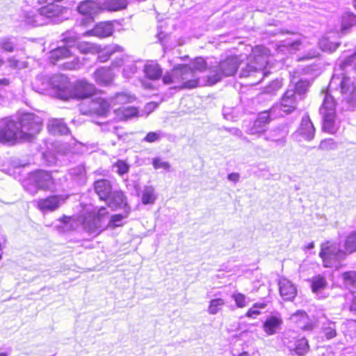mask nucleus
I'll return each mask as SVG.
<instances>
[{"instance_id": "obj_1", "label": "nucleus", "mask_w": 356, "mask_h": 356, "mask_svg": "<svg viewBox=\"0 0 356 356\" xmlns=\"http://www.w3.org/2000/svg\"><path fill=\"white\" fill-rule=\"evenodd\" d=\"M341 75L334 74L330 82L329 90L340 86L342 95V108L356 110V52L340 61Z\"/></svg>"}, {"instance_id": "obj_2", "label": "nucleus", "mask_w": 356, "mask_h": 356, "mask_svg": "<svg viewBox=\"0 0 356 356\" xmlns=\"http://www.w3.org/2000/svg\"><path fill=\"white\" fill-rule=\"evenodd\" d=\"M46 85L51 86L56 90L58 97L65 100L70 98L86 99L95 90V86L85 80L78 81L72 85L67 78L61 74L54 75L47 80Z\"/></svg>"}, {"instance_id": "obj_3", "label": "nucleus", "mask_w": 356, "mask_h": 356, "mask_svg": "<svg viewBox=\"0 0 356 356\" xmlns=\"http://www.w3.org/2000/svg\"><path fill=\"white\" fill-rule=\"evenodd\" d=\"M343 246L344 250H342L340 244L329 241L321 245L319 256L325 267L337 268L348 254L356 251V232L346 237Z\"/></svg>"}, {"instance_id": "obj_4", "label": "nucleus", "mask_w": 356, "mask_h": 356, "mask_svg": "<svg viewBox=\"0 0 356 356\" xmlns=\"http://www.w3.org/2000/svg\"><path fill=\"white\" fill-rule=\"evenodd\" d=\"M268 50L264 46H257L248 58V62L241 67V77H248L253 74H259L264 76L263 69L268 63Z\"/></svg>"}, {"instance_id": "obj_5", "label": "nucleus", "mask_w": 356, "mask_h": 356, "mask_svg": "<svg viewBox=\"0 0 356 356\" xmlns=\"http://www.w3.org/2000/svg\"><path fill=\"white\" fill-rule=\"evenodd\" d=\"M323 95V104L319 108L320 114L323 118V130L333 134L339 128L336 118V102L327 91Z\"/></svg>"}, {"instance_id": "obj_6", "label": "nucleus", "mask_w": 356, "mask_h": 356, "mask_svg": "<svg viewBox=\"0 0 356 356\" xmlns=\"http://www.w3.org/2000/svg\"><path fill=\"white\" fill-rule=\"evenodd\" d=\"M19 123L23 136L22 140L29 142L40 131L42 121L39 116L35 114L26 113L22 115Z\"/></svg>"}, {"instance_id": "obj_7", "label": "nucleus", "mask_w": 356, "mask_h": 356, "mask_svg": "<svg viewBox=\"0 0 356 356\" xmlns=\"http://www.w3.org/2000/svg\"><path fill=\"white\" fill-rule=\"evenodd\" d=\"M240 60L237 56H229L215 67L214 74L208 78L210 84H215L225 76L235 74L239 67ZM242 65V63H241Z\"/></svg>"}, {"instance_id": "obj_8", "label": "nucleus", "mask_w": 356, "mask_h": 356, "mask_svg": "<svg viewBox=\"0 0 356 356\" xmlns=\"http://www.w3.org/2000/svg\"><path fill=\"white\" fill-rule=\"evenodd\" d=\"M22 134L19 122L11 119H5L2 121L0 127V143L15 144L22 140Z\"/></svg>"}, {"instance_id": "obj_9", "label": "nucleus", "mask_w": 356, "mask_h": 356, "mask_svg": "<svg viewBox=\"0 0 356 356\" xmlns=\"http://www.w3.org/2000/svg\"><path fill=\"white\" fill-rule=\"evenodd\" d=\"M108 214L106 209L104 207L90 213L83 222L85 230L90 234H99L106 228L104 220Z\"/></svg>"}, {"instance_id": "obj_10", "label": "nucleus", "mask_w": 356, "mask_h": 356, "mask_svg": "<svg viewBox=\"0 0 356 356\" xmlns=\"http://www.w3.org/2000/svg\"><path fill=\"white\" fill-rule=\"evenodd\" d=\"M52 185L53 179L51 174L43 170L31 173L24 182V187L30 193H35L39 188L49 189Z\"/></svg>"}, {"instance_id": "obj_11", "label": "nucleus", "mask_w": 356, "mask_h": 356, "mask_svg": "<svg viewBox=\"0 0 356 356\" xmlns=\"http://www.w3.org/2000/svg\"><path fill=\"white\" fill-rule=\"evenodd\" d=\"M300 100L297 95H296V92L293 89H288L284 94L280 104L273 106L270 108V112L272 115H275V118L280 115L277 113L278 110L285 114L290 113L296 108L297 102Z\"/></svg>"}, {"instance_id": "obj_12", "label": "nucleus", "mask_w": 356, "mask_h": 356, "mask_svg": "<svg viewBox=\"0 0 356 356\" xmlns=\"http://www.w3.org/2000/svg\"><path fill=\"white\" fill-rule=\"evenodd\" d=\"M62 40L72 48L75 47L82 54L95 53L99 47L88 42H78L76 37L72 33H66L62 35Z\"/></svg>"}, {"instance_id": "obj_13", "label": "nucleus", "mask_w": 356, "mask_h": 356, "mask_svg": "<svg viewBox=\"0 0 356 356\" xmlns=\"http://www.w3.org/2000/svg\"><path fill=\"white\" fill-rule=\"evenodd\" d=\"M271 116L275 117V115H272L270 110L259 113L253 125L249 129L248 134L250 135H257L258 136L264 134L266 130L267 125L271 120Z\"/></svg>"}, {"instance_id": "obj_14", "label": "nucleus", "mask_w": 356, "mask_h": 356, "mask_svg": "<svg viewBox=\"0 0 356 356\" xmlns=\"http://www.w3.org/2000/svg\"><path fill=\"white\" fill-rule=\"evenodd\" d=\"M65 200L63 195H51L37 200V207L42 212L54 211L59 208Z\"/></svg>"}, {"instance_id": "obj_15", "label": "nucleus", "mask_w": 356, "mask_h": 356, "mask_svg": "<svg viewBox=\"0 0 356 356\" xmlns=\"http://www.w3.org/2000/svg\"><path fill=\"white\" fill-rule=\"evenodd\" d=\"M289 320L291 323L304 331H310L314 328V325L307 314L303 310H298L291 315Z\"/></svg>"}, {"instance_id": "obj_16", "label": "nucleus", "mask_w": 356, "mask_h": 356, "mask_svg": "<svg viewBox=\"0 0 356 356\" xmlns=\"http://www.w3.org/2000/svg\"><path fill=\"white\" fill-rule=\"evenodd\" d=\"M88 113L106 115L109 111L110 104L104 98L94 97L88 100Z\"/></svg>"}, {"instance_id": "obj_17", "label": "nucleus", "mask_w": 356, "mask_h": 356, "mask_svg": "<svg viewBox=\"0 0 356 356\" xmlns=\"http://www.w3.org/2000/svg\"><path fill=\"white\" fill-rule=\"evenodd\" d=\"M114 31L112 22H104L97 24L92 29L86 32V35H94L100 38L111 36Z\"/></svg>"}, {"instance_id": "obj_18", "label": "nucleus", "mask_w": 356, "mask_h": 356, "mask_svg": "<svg viewBox=\"0 0 356 356\" xmlns=\"http://www.w3.org/2000/svg\"><path fill=\"white\" fill-rule=\"evenodd\" d=\"M108 206L112 209H124V211L130 210L127 202V198L121 191H113L111 196L106 200Z\"/></svg>"}, {"instance_id": "obj_19", "label": "nucleus", "mask_w": 356, "mask_h": 356, "mask_svg": "<svg viewBox=\"0 0 356 356\" xmlns=\"http://www.w3.org/2000/svg\"><path fill=\"white\" fill-rule=\"evenodd\" d=\"M296 132L308 141L314 138L315 128L308 114L304 115L302 118L300 125Z\"/></svg>"}, {"instance_id": "obj_20", "label": "nucleus", "mask_w": 356, "mask_h": 356, "mask_svg": "<svg viewBox=\"0 0 356 356\" xmlns=\"http://www.w3.org/2000/svg\"><path fill=\"white\" fill-rule=\"evenodd\" d=\"M94 189L96 194L102 200L106 201L112 194V185L108 179H101L94 183Z\"/></svg>"}, {"instance_id": "obj_21", "label": "nucleus", "mask_w": 356, "mask_h": 356, "mask_svg": "<svg viewBox=\"0 0 356 356\" xmlns=\"http://www.w3.org/2000/svg\"><path fill=\"white\" fill-rule=\"evenodd\" d=\"M182 88H193L197 86L198 80L195 75V72L188 65L181 67Z\"/></svg>"}, {"instance_id": "obj_22", "label": "nucleus", "mask_w": 356, "mask_h": 356, "mask_svg": "<svg viewBox=\"0 0 356 356\" xmlns=\"http://www.w3.org/2000/svg\"><path fill=\"white\" fill-rule=\"evenodd\" d=\"M77 10L79 13L88 17L86 19L87 22H91L92 16L98 13L99 6L93 1L86 0L78 6Z\"/></svg>"}, {"instance_id": "obj_23", "label": "nucleus", "mask_w": 356, "mask_h": 356, "mask_svg": "<svg viewBox=\"0 0 356 356\" xmlns=\"http://www.w3.org/2000/svg\"><path fill=\"white\" fill-rule=\"evenodd\" d=\"M93 78L97 83L106 86L112 83L114 79V74L110 67H101L94 72Z\"/></svg>"}, {"instance_id": "obj_24", "label": "nucleus", "mask_w": 356, "mask_h": 356, "mask_svg": "<svg viewBox=\"0 0 356 356\" xmlns=\"http://www.w3.org/2000/svg\"><path fill=\"white\" fill-rule=\"evenodd\" d=\"M61 41L63 45L59 46L50 52L49 59L53 64H56V63L70 58L72 56V47L67 46L62 40Z\"/></svg>"}, {"instance_id": "obj_25", "label": "nucleus", "mask_w": 356, "mask_h": 356, "mask_svg": "<svg viewBox=\"0 0 356 356\" xmlns=\"http://www.w3.org/2000/svg\"><path fill=\"white\" fill-rule=\"evenodd\" d=\"M280 293L285 300H292L296 296V286L288 280L282 278L280 280Z\"/></svg>"}, {"instance_id": "obj_26", "label": "nucleus", "mask_w": 356, "mask_h": 356, "mask_svg": "<svg viewBox=\"0 0 356 356\" xmlns=\"http://www.w3.org/2000/svg\"><path fill=\"white\" fill-rule=\"evenodd\" d=\"M49 132L53 135H65L69 132V128L62 119H51L47 124Z\"/></svg>"}, {"instance_id": "obj_27", "label": "nucleus", "mask_w": 356, "mask_h": 356, "mask_svg": "<svg viewBox=\"0 0 356 356\" xmlns=\"http://www.w3.org/2000/svg\"><path fill=\"white\" fill-rule=\"evenodd\" d=\"M282 320L280 316H271L264 323V330L268 335H273L280 329Z\"/></svg>"}, {"instance_id": "obj_28", "label": "nucleus", "mask_w": 356, "mask_h": 356, "mask_svg": "<svg viewBox=\"0 0 356 356\" xmlns=\"http://www.w3.org/2000/svg\"><path fill=\"white\" fill-rule=\"evenodd\" d=\"M287 135V131L283 127H277L272 129L265 136V140L275 142L280 145H284L285 138Z\"/></svg>"}, {"instance_id": "obj_29", "label": "nucleus", "mask_w": 356, "mask_h": 356, "mask_svg": "<svg viewBox=\"0 0 356 356\" xmlns=\"http://www.w3.org/2000/svg\"><path fill=\"white\" fill-rule=\"evenodd\" d=\"M145 76L151 80H157L161 77L163 71L159 65L156 63H147L144 66Z\"/></svg>"}, {"instance_id": "obj_30", "label": "nucleus", "mask_w": 356, "mask_h": 356, "mask_svg": "<svg viewBox=\"0 0 356 356\" xmlns=\"http://www.w3.org/2000/svg\"><path fill=\"white\" fill-rule=\"evenodd\" d=\"M70 175L79 184H83L86 181V172L83 165H78L70 169Z\"/></svg>"}, {"instance_id": "obj_31", "label": "nucleus", "mask_w": 356, "mask_h": 356, "mask_svg": "<svg viewBox=\"0 0 356 356\" xmlns=\"http://www.w3.org/2000/svg\"><path fill=\"white\" fill-rule=\"evenodd\" d=\"M122 47L118 44L107 46L99 53L98 56V59L100 62H105L114 53L118 51H122Z\"/></svg>"}, {"instance_id": "obj_32", "label": "nucleus", "mask_w": 356, "mask_h": 356, "mask_svg": "<svg viewBox=\"0 0 356 356\" xmlns=\"http://www.w3.org/2000/svg\"><path fill=\"white\" fill-rule=\"evenodd\" d=\"M127 3V0H106L104 6L107 10L118 11L124 9Z\"/></svg>"}, {"instance_id": "obj_33", "label": "nucleus", "mask_w": 356, "mask_h": 356, "mask_svg": "<svg viewBox=\"0 0 356 356\" xmlns=\"http://www.w3.org/2000/svg\"><path fill=\"white\" fill-rule=\"evenodd\" d=\"M141 200L144 204H154L156 200L154 188L152 186H145L143 191Z\"/></svg>"}, {"instance_id": "obj_34", "label": "nucleus", "mask_w": 356, "mask_h": 356, "mask_svg": "<svg viewBox=\"0 0 356 356\" xmlns=\"http://www.w3.org/2000/svg\"><path fill=\"white\" fill-rule=\"evenodd\" d=\"M225 305V301L222 298L211 299L209 302L207 312L209 314L215 315L222 309Z\"/></svg>"}, {"instance_id": "obj_35", "label": "nucleus", "mask_w": 356, "mask_h": 356, "mask_svg": "<svg viewBox=\"0 0 356 356\" xmlns=\"http://www.w3.org/2000/svg\"><path fill=\"white\" fill-rule=\"evenodd\" d=\"M308 341L305 338L298 339L296 341L295 347L291 349L296 355L302 356L309 350Z\"/></svg>"}, {"instance_id": "obj_36", "label": "nucleus", "mask_w": 356, "mask_h": 356, "mask_svg": "<svg viewBox=\"0 0 356 356\" xmlns=\"http://www.w3.org/2000/svg\"><path fill=\"white\" fill-rule=\"evenodd\" d=\"M327 284V283L324 277L319 275L315 276L312 280V291L314 293H318L326 288Z\"/></svg>"}, {"instance_id": "obj_37", "label": "nucleus", "mask_w": 356, "mask_h": 356, "mask_svg": "<svg viewBox=\"0 0 356 356\" xmlns=\"http://www.w3.org/2000/svg\"><path fill=\"white\" fill-rule=\"evenodd\" d=\"M15 43L13 38L8 37L0 38V49L3 51L13 52L15 50Z\"/></svg>"}, {"instance_id": "obj_38", "label": "nucleus", "mask_w": 356, "mask_h": 356, "mask_svg": "<svg viewBox=\"0 0 356 356\" xmlns=\"http://www.w3.org/2000/svg\"><path fill=\"white\" fill-rule=\"evenodd\" d=\"M323 331L327 339L334 338L337 335L335 323L327 321L326 323H323Z\"/></svg>"}, {"instance_id": "obj_39", "label": "nucleus", "mask_w": 356, "mask_h": 356, "mask_svg": "<svg viewBox=\"0 0 356 356\" xmlns=\"http://www.w3.org/2000/svg\"><path fill=\"white\" fill-rule=\"evenodd\" d=\"M309 82L306 80H301L298 81L296 85L292 88L296 92V95L299 98V99H302L303 95H305L309 88Z\"/></svg>"}, {"instance_id": "obj_40", "label": "nucleus", "mask_w": 356, "mask_h": 356, "mask_svg": "<svg viewBox=\"0 0 356 356\" xmlns=\"http://www.w3.org/2000/svg\"><path fill=\"white\" fill-rule=\"evenodd\" d=\"M129 211H125V214H115L111 217V219L108 223V225L106 226V227H108L111 228H115L117 227H120L122 225V220L127 217Z\"/></svg>"}, {"instance_id": "obj_41", "label": "nucleus", "mask_w": 356, "mask_h": 356, "mask_svg": "<svg viewBox=\"0 0 356 356\" xmlns=\"http://www.w3.org/2000/svg\"><path fill=\"white\" fill-rule=\"evenodd\" d=\"M318 148L322 151L335 150L338 148V143L332 138H327L321 140Z\"/></svg>"}, {"instance_id": "obj_42", "label": "nucleus", "mask_w": 356, "mask_h": 356, "mask_svg": "<svg viewBox=\"0 0 356 356\" xmlns=\"http://www.w3.org/2000/svg\"><path fill=\"white\" fill-rule=\"evenodd\" d=\"M318 46L323 51L332 52L338 48L339 44L333 43L327 38H322L318 42Z\"/></svg>"}, {"instance_id": "obj_43", "label": "nucleus", "mask_w": 356, "mask_h": 356, "mask_svg": "<svg viewBox=\"0 0 356 356\" xmlns=\"http://www.w3.org/2000/svg\"><path fill=\"white\" fill-rule=\"evenodd\" d=\"M133 99L134 97L125 92L117 93L113 98L114 104H126L131 102Z\"/></svg>"}, {"instance_id": "obj_44", "label": "nucleus", "mask_w": 356, "mask_h": 356, "mask_svg": "<svg viewBox=\"0 0 356 356\" xmlns=\"http://www.w3.org/2000/svg\"><path fill=\"white\" fill-rule=\"evenodd\" d=\"M163 137V134L161 131L149 132L146 136L143 139V141L147 143H154L159 141Z\"/></svg>"}, {"instance_id": "obj_45", "label": "nucleus", "mask_w": 356, "mask_h": 356, "mask_svg": "<svg viewBox=\"0 0 356 356\" xmlns=\"http://www.w3.org/2000/svg\"><path fill=\"white\" fill-rule=\"evenodd\" d=\"M282 42V47H286L291 53L299 50L302 44L299 40H296L292 42L290 40H284Z\"/></svg>"}, {"instance_id": "obj_46", "label": "nucleus", "mask_w": 356, "mask_h": 356, "mask_svg": "<svg viewBox=\"0 0 356 356\" xmlns=\"http://www.w3.org/2000/svg\"><path fill=\"white\" fill-rule=\"evenodd\" d=\"M356 24V15L353 13H349L343 17L342 20V28L343 29H347L350 26Z\"/></svg>"}, {"instance_id": "obj_47", "label": "nucleus", "mask_w": 356, "mask_h": 356, "mask_svg": "<svg viewBox=\"0 0 356 356\" xmlns=\"http://www.w3.org/2000/svg\"><path fill=\"white\" fill-rule=\"evenodd\" d=\"M115 171L120 175H123L129 172V165L124 161H118L113 165Z\"/></svg>"}, {"instance_id": "obj_48", "label": "nucleus", "mask_w": 356, "mask_h": 356, "mask_svg": "<svg viewBox=\"0 0 356 356\" xmlns=\"http://www.w3.org/2000/svg\"><path fill=\"white\" fill-rule=\"evenodd\" d=\"M232 298L235 301L236 305L239 308H243L246 306V297L241 293H234L232 295Z\"/></svg>"}, {"instance_id": "obj_49", "label": "nucleus", "mask_w": 356, "mask_h": 356, "mask_svg": "<svg viewBox=\"0 0 356 356\" xmlns=\"http://www.w3.org/2000/svg\"><path fill=\"white\" fill-rule=\"evenodd\" d=\"M137 71V67L136 64L131 62L127 64L123 70V76L127 79L133 76Z\"/></svg>"}, {"instance_id": "obj_50", "label": "nucleus", "mask_w": 356, "mask_h": 356, "mask_svg": "<svg viewBox=\"0 0 356 356\" xmlns=\"http://www.w3.org/2000/svg\"><path fill=\"white\" fill-rule=\"evenodd\" d=\"M266 305L264 303H256L251 307L246 313V316L250 318H256L257 316L260 314V312L257 309H264Z\"/></svg>"}, {"instance_id": "obj_51", "label": "nucleus", "mask_w": 356, "mask_h": 356, "mask_svg": "<svg viewBox=\"0 0 356 356\" xmlns=\"http://www.w3.org/2000/svg\"><path fill=\"white\" fill-rule=\"evenodd\" d=\"M343 278L346 285L353 286L356 282V273L348 271L343 274Z\"/></svg>"}, {"instance_id": "obj_52", "label": "nucleus", "mask_w": 356, "mask_h": 356, "mask_svg": "<svg viewBox=\"0 0 356 356\" xmlns=\"http://www.w3.org/2000/svg\"><path fill=\"white\" fill-rule=\"evenodd\" d=\"M172 74L173 76V81L174 84H175V88H183L182 85V79H181V67L179 69H175L172 71Z\"/></svg>"}, {"instance_id": "obj_53", "label": "nucleus", "mask_w": 356, "mask_h": 356, "mask_svg": "<svg viewBox=\"0 0 356 356\" xmlns=\"http://www.w3.org/2000/svg\"><path fill=\"white\" fill-rule=\"evenodd\" d=\"M152 165L155 169L163 168L164 170H169L170 168L169 163L163 161L158 157L153 159Z\"/></svg>"}, {"instance_id": "obj_54", "label": "nucleus", "mask_w": 356, "mask_h": 356, "mask_svg": "<svg viewBox=\"0 0 356 356\" xmlns=\"http://www.w3.org/2000/svg\"><path fill=\"white\" fill-rule=\"evenodd\" d=\"M206 62L202 58H197L193 63L192 70H193L194 72L195 70L202 71L206 69Z\"/></svg>"}, {"instance_id": "obj_55", "label": "nucleus", "mask_w": 356, "mask_h": 356, "mask_svg": "<svg viewBox=\"0 0 356 356\" xmlns=\"http://www.w3.org/2000/svg\"><path fill=\"white\" fill-rule=\"evenodd\" d=\"M122 113L124 119H129L137 115L138 111L134 107H127L122 110Z\"/></svg>"}, {"instance_id": "obj_56", "label": "nucleus", "mask_w": 356, "mask_h": 356, "mask_svg": "<svg viewBox=\"0 0 356 356\" xmlns=\"http://www.w3.org/2000/svg\"><path fill=\"white\" fill-rule=\"evenodd\" d=\"M282 82L279 80H275L270 83V84L266 88V91L268 93H272L275 90H279L282 88Z\"/></svg>"}, {"instance_id": "obj_57", "label": "nucleus", "mask_w": 356, "mask_h": 356, "mask_svg": "<svg viewBox=\"0 0 356 356\" xmlns=\"http://www.w3.org/2000/svg\"><path fill=\"white\" fill-rule=\"evenodd\" d=\"M163 82L164 84H174L172 72L165 74L163 76Z\"/></svg>"}, {"instance_id": "obj_58", "label": "nucleus", "mask_w": 356, "mask_h": 356, "mask_svg": "<svg viewBox=\"0 0 356 356\" xmlns=\"http://www.w3.org/2000/svg\"><path fill=\"white\" fill-rule=\"evenodd\" d=\"M228 180L230 181L236 183L239 181L240 179V175L237 172H232L228 175L227 176Z\"/></svg>"}, {"instance_id": "obj_59", "label": "nucleus", "mask_w": 356, "mask_h": 356, "mask_svg": "<svg viewBox=\"0 0 356 356\" xmlns=\"http://www.w3.org/2000/svg\"><path fill=\"white\" fill-rule=\"evenodd\" d=\"M9 66L13 69L18 67L19 60L14 57H10L8 59Z\"/></svg>"}, {"instance_id": "obj_60", "label": "nucleus", "mask_w": 356, "mask_h": 356, "mask_svg": "<svg viewBox=\"0 0 356 356\" xmlns=\"http://www.w3.org/2000/svg\"><path fill=\"white\" fill-rule=\"evenodd\" d=\"M125 64L124 59L123 58H117L112 63L113 67H120Z\"/></svg>"}, {"instance_id": "obj_61", "label": "nucleus", "mask_w": 356, "mask_h": 356, "mask_svg": "<svg viewBox=\"0 0 356 356\" xmlns=\"http://www.w3.org/2000/svg\"><path fill=\"white\" fill-rule=\"evenodd\" d=\"M349 309L351 312H356V297H354L349 306Z\"/></svg>"}, {"instance_id": "obj_62", "label": "nucleus", "mask_w": 356, "mask_h": 356, "mask_svg": "<svg viewBox=\"0 0 356 356\" xmlns=\"http://www.w3.org/2000/svg\"><path fill=\"white\" fill-rule=\"evenodd\" d=\"M229 131L232 134H233L237 136H239V137H241L243 134L242 131L239 129H236V128L230 129Z\"/></svg>"}, {"instance_id": "obj_63", "label": "nucleus", "mask_w": 356, "mask_h": 356, "mask_svg": "<svg viewBox=\"0 0 356 356\" xmlns=\"http://www.w3.org/2000/svg\"><path fill=\"white\" fill-rule=\"evenodd\" d=\"M308 250H312L314 248V243L313 242H311L308 243V245L306 247Z\"/></svg>"}, {"instance_id": "obj_64", "label": "nucleus", "mask_w": 356, "mask_h": 356, "mask_svg": "<svg viewBox=\"0 0 356 356\" xmlns=\"http://www.w3.org/2000/svg\"><path fill=\"white\" fill-rule=\"evenodd\" d=\"M66 67L70 70L74 69L75 67V65L73 63H69Z\"/></svg>"}]
</instances>
